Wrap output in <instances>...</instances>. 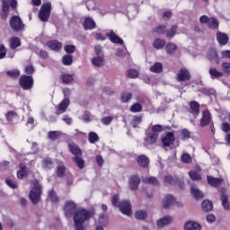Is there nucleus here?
<instances>
[{"label":"nucleus","instance_id":"f257e3e1","mask_svg":"<svg viewBox=\"0 0 230 230\" xmlns=\"http://www.w3.org/2000/svg\"><path fill=\"white\" fill-rule=\"evenodd\" d=\"M91 217V213L85 209H78L74 215L75 230H85L84 224Z\"/></svg>","mask_w":230,"mask_h":230},{"label":"nucleus","instance_id":"f03ea898","mask_svg":"<svg viewBox=\"0 0 230 230\" xmlns=\"http://www.w3.org/2000/svg\"><path fill=\"white\" fill-rule=\"evenodd\" d=\"M111 204L114 208H119L123 215L130 217L132 214V206H130V201L123 200L119 202V195L115 194L112 197Z\"/></svg>","mask_w":230,"mask_h":230},{"label":"nucleus","instance_id":"7ed1b4c3","mask_svg":"<svg viewBox=\"0 0 230 230\" xmlns=\"http://www.w3.org/2000/svg\"><path fill=\"white\" fill-rule=\"evenodd\" d=\"M32 189L30 191L29 197L32 204H39L40 202V193H42V186L37 180L32 181Z\"/></svg>","mask_w":230,"mask_h":230},{"label":"nucleus","instance_id":"20e7f679","mask_svg":"<svg viewBox=\"0 0 230 230\" xmlns=\"http://www.w3.org/2000/svg\"><path fill=\"white\" fill-rule=\"evenodd\" d=\"M50 16H51V2H47L43 4L40 7V10L39 13V19L42 21V22H48Z\"/></svg>","mask_w":230,"mask_h":230},{"label":"nucleus","instance_id":"39448f33","mask_svg":"<svg viewBox=\"0 0 230 230\" xmlns=\"http://www.w3.org/2000/svg\"><path fill=\"white\" fill-rule=\"evenodd\" d=\"M200 24H207L208 28L210 30H217L220 25L218 19L215 17H208V15H202L199 17Z\"/></svg>","mask_w":230,"mask_h":230},{"label":"nucleus","instance_id":"423d86ee","mask_svg":"<svg viewBox=\"0 0 230 230\" xmlns=\"http://www.w3.org/2000/svg\"><path fill=\"white\" fill-rule=\"evenodd\" d=\"M20 85L24 91H30V89L33 87V77L22 75L20 78Z\"/></svg>","mask_w":230,"mask_h":230},{"label":"nucleus","instance_id":"0eeeda50","mask_svg":"<svg viewBox=\"0 0 230 230\" xmlns=\"http://www.w3.org/2000/svg\"><path fill=\"white\" fill-rule=\"evenodd\" d=\"M64 211H65L66 217H73V215H75V213H76L77 211L76 203H75V201L73 200L66 201L65 203Z\"/></svg>","mask_w":230,"mask_h":230},{"label":"nucleus","instance_id":"6e6552de","mask_svg":"<svg viewBox=\"0 0 230 230\" xmlns=\"http://www.w3.org/2000/svg\"><path fill=\"white\" fill-rule=\"evenodd\" d=\"M10 6L12 10H17V0H2V12L10 13Z\"/></svg>","mask_w":230,"mask_h":230},{"label":"nucleus","instance_id":"1a4fd4ad","mask_svg":"<svg viewBox=\"0 0 230 230\" xmlns=\"http://www.w3.org/2000/svg\"><path fill=\"white\" fill-rule=\"evenodd\" d=\"M157 139H159V134L152 132L146 133L144 138V145L145 146L155 145L157 143Z\"/></svg>","mask_w":230,"mask_h":230},{"label":"nucleus","instance_id":"9d476101","mask_svg":"<svg viewBox=\"0 0 230 230\" xmlns=\"http://www.w3.org/2000/svg\"><path fill=\"white\" fill-rule=\"evenodd\" d=\"M10 25L13 30H24V23L19 16H12L10 19Z\"/></svg>","mask_w":230,"mask_h":230},{"label":"nucleus","instance_id":"9b49d317","mask_svg":"<svg viewBox=\"0 0 230 230\" xmlns=\"http://www.w3.org/2000/svg\"><path fill=\"white\" fill-rule=\"evenodd\" d=\"M190 72L186 68H181L177 74V80L178 82H186L190 80Z\"/></svg>","mask_w":230,"mask_h":230},{"label":"nucleus","instance_id":"f8f14e48","mask_svg":"<svg viewBox=\"0 0 230 230\" xmlns=\"http://www.w3.org/2000/svg\"><path fill=\"white\" fill-rule=\"evenodd\" d=\"M175 141V136L172 132H168L163 138L162 143L164 146H170V145H173Z\"/></svg>","mask_w":230,"mask_h":230},{"label":"nucleus","instance_id":"ddd939ff","mask_svg":"<svg viewBox=\"0 0 230 230\" xmlns=\"http://www.w3.org/2000/svg\"><path fill=\"white\" fill-rule=\"evenodd\" d=\"M211 123V113L206 110L202 112V118L200 119V127H208Z\"/></svg>","mask_w":230,"mask_h":230},{"label":"nucleus","instance_id":"4468645a","mask_svg":"<svg viewBox=\"0 0 230 230\" xmlns=\"http://www.w3.org/2000/svg\"><path fill=\"white\" fill-rule=\"evenodd\" d=\"M175 204V198L172 195H167L164 197V199L162 201V206L164 209H168V208H171V206H173Z\"/></svg>","mask_w":230,"mask_h":230},{"label":"nucleus","instance_id":"2eb2a0df","mask_svg":"<svg viewBox=\"0 0 230 230\" xmlns=\"http://www.w3.org/2000/svg\"><path fill=\"white\" fill-rule=\"evenodd\" d=\"M207 58L210 62H216V64H220V58H218V53H217V49H211L208 50Z\"/></svg>","mask_w":230,"mask_h":230},{"label":"nucleus","instance_id":"dca6fc26","mask_svg":"<svg viewBox=\"0 0 230 230\" xmlns=\"http://www.w3.org/2000/svg\"><path fill=\"white\" fill-rule=\"evenodd\" d=\"M139 182H141V180L139 179V176L137 175H132L129 178L128 185L130 190H137L139 186Z\"/></svg>","mask_w":230,"mask_h":230},{"label":"nucleus","instance_id":"f3484780","mask_svg":"<svg viewBox=\"0 0 230 230\" xmlns=\"http://www.w3.org/2000/svg\"><path fill=\"white\" fill-rule=\"evenodd\" d=\"M83 26L84 30H94L96 29V22H94L91 17H86L84 18Z\"/></svg>","mask_w":230,"mask_h":230},{"label":"nucleus","instance_id":"a211bd4d","mask_svg":"<svg viewBox=\"0 0 230 230\" xmlns=\"http://www.w3.org/2000/svg\"><path fill=\"white\" fill-rule=\"evenodd\" d=\"M47 46L49 49H52V51H58L59 49H62V43L55 40L48 41Z\"/></svg>","mask_w":230,"mask_h":230},{"label":"nucleus","instance_id":"6ab92c4d","mask_svg":"<svg viewBox=\"0 0 230 230\" xmlns=\"http://www.w3.org/2000/svg\"><path fill=\"white\" fill-rule=\"evenodd\" d=\"M221 202H222V206L224 208V209H226V211H229L230 209V203L227 200V195H226V190L221 189Z\"/></svg>","mask_w":230,"mask_h":230},{"label":"nucleus","instance_id":"aec40b11","mask_svg":"<svg viewBox=\"0 0 230 230\" xmlns=\"http://www.w3.org/2000/svg\"><path fill=\"white\" fill-rule=\"evenodd\" d=\"M69 98H65L58 106V114H64V112L67 110V107H69Z\"/></svg>","mask_w":230,"mask_h":230},{"label":"nucleus","instance_id":"412c9836","mask_svg":"<svg viewBox=\"0 0 230 230\" xmlns=\"http://www.w3.org/2000/svg\"><path fill=\"white\" fill-rule=\"evenodd\" d=\"M185 230H201L202 226L195 221H188L184 226Z\"/></svg>","mask_w":230,"mask_h":230},{"label":"nucleus","instance_id":"4be33fe9","mask_svg":"<svg viewBox=\"0 0 230 230\" xmlns=\"http://www.w3.org/2000/svg\"><path fill=\"white\" fill-rule=\"evenodd\" d=\"M137 163L138 165L141 166V168H148V164H150V160L146 155H142L137 157Z\"/></svg>","mask_w":230,"mask_h":230},{"label":"nucleus","instance_id":"5701e85b","mask_svg":"<svg viewBox=\"0 0 230 230\" xmlns=\"http://www.w3.org/2000/svg\"><path fill=\"white\" fill-rule=\"evenodd\" d=\"M222 179L221 178H215L213 176H208V182L210 184V186H214V188H218L220 184H222Z\"/></svg>","mask_w":230,"mask_h":230},{"label":"nucleus","instance_id":"b1692460","mask_svg":"<svg viewBox=\"0 0 230 230\" xmlns=\"http://www.w3.org/2000/svg\"><path fill=\"white\" fill-rule=\"evenodd\" d=\"M190 112L194 114V116H199V114H200V104L195 101H192L190 102Z\"/></svg>","mask_w":230,"mask_h":230},{"label":"nucleus","instance_id":"393cba45","mask_svg":"<svg viewBox=\"0 0 230 230\" xmlns=\"http://www.w3.org/2000/svg\"><path fill=\"white\" fill-rule=\"evenodd\" d=\"M72 161L75 163V164H76L79 170H84V166H85V161L83 160L82 156H74Z\"/></svg>","mask_w":230,"mask_h":230},{"label":"nucleus","instance_id":"a878e982","mask_svg":"<svg viewBox=\"0 0 230 230\" xmlns=\"http://www.w3.org/2000/svg\"><path fill=\"white\" fill-rule=\"evenodd\" d=\"M217 39L219 44H221L222 46H226V44L229 42V37H227L226 33L218 32Z\"/></svg>","mask_w":230,"mask_h":230},{"label":"nucleus","instance_id":"bb28decb","mask_svg":"<svg viewBox=\"0 0 230 230\" xmlns=\"http://www.w3.org/2000/svg\"><path fill=\"white\" fill-rule=\"evenodd\" d=\"M107 37H109L110 40L115 44H123V40L114 32L107 33Z\"/></svg>","mask_w":230,"mask_h":230},{"label":"nucleus","instance_id":"cd10ccee","mask_svg":"<svg viewBox=\"0 0 230 230\" xmlns=\"http://www.w3.org/2000/svg\"><path fill=\"white\" fill-rule=\"evenodd\" d=\"M68 148H69L71 154H73V155H75V157L82 156V150H80V147H78L77 146L69 144Z\"/></svg>","mask_w":230,"mask_h":230},{"label":"nucleus","instance_id":"c85d7f7f","mask_svg":"<svg viewBox=\"0 0 230 230\" xmlns=\"http://www.w3.org/2000/svg\"><path fill=\"white\" fill-rule=\"evenodd\" d=\"M92 64L94 67H102L104 65L103 56H97L92 59Z\"/></svg>","mask_w":230,"mask_h":230},{"label":"nucleus","instance_id":"c756f323","mask_svg":"<svg viewBox=\"0 0 230 230\" xmlns=\"http://www.w3.org/2000/svg\"><path fill=\"white\" fill-rule=\"evenodd\" d=\"M169 224H172L171 217H164L157 221L158 227H164V226H168Z\"/></svg>","mask_w":230,"mask_h":230},{"label":"nucleus","instance_id":"7c9ffc66","mask_svg":"<svg viewBox=\"0 0 230 230\" xmlns=\"http://www.w3.org/2000/svg\"><path fill=\"white\" fill-rule=\"evenodd\" d=\"M153 46L155 49H163L166 46V41L164 40L156 39L155 40Z\"/></svg>","mask_w":230,"mask_h":230},{"label":"nucleus","instance_id":"2f4dec72","mask_svg":"<svg viewBox=\"0 0 230 230\" xmlns=\"http://www.w3.org/2000/svg\"><path fill=\"white\" fill-rule=\"evenodd\" d=\"M21 46V40L17 37H13L10 39V48L12 49H15V48H19Z\"/></svg>","mask_w":230,"mask_h":230},{"label":"nucleus","instance_id":"473e14b6","mask_svg":"<svg viewBox=\"0 0 230 230\" xmlns=\"http://www.w3.org/2000/svg\"><path fill=\"white\" fill-rule=\"evenodd\" d=\"M208 73L212 80H215V78H220V76H224V74H222V72H218L217 68H210Z\"/></svg>","mask_w":230,"mask_h":230},{"label":"nucleus","instance_id":"72a5a7b5","mask_svg":"<svg viewBox=\"0 0 230 230\" xmlns=\"http://www.w3.org/2000/svg\"><path fill=\"white\" fill-rule=\"evenodd\" d=\"M152 73H163V64L157 62L155 63L153 66L150 67Z\"/></svg>","mask_w":230,"mask_h":230},{"label":"nucleus","instance_id":"f704fd0d","mask_svg":"<svg viewBox=\"0 0 230 230\" xmlns=\"http://www.w3.org/2000/svg\"><path fill=\"white\" fill-rule=\"evenodd\" d=\"M202 209L203 211H212L213 210V203L209 200H204L202 202Z\"/></svg>","mask_w":230,"mask_h":230},{"label":"nucleus","instance_id":"c9c22d12","mask_svg":"<svg viewBox=\"0 0 230 230\" xmlns=\"http://www.w3.org/2000/svg\"><path fill=\"white\" fill-rule=\"evenodd\" d=\"M191 193L195 199H204V193H202L199 189L196 187L191 188Z\"/></svg>","mask_w":230,"mask_h":230},{"label":"nucleus","instance_id":"e433bc0d","mask_svg":"<svg viewBox=\"0 0 230 230\" xmlns=\"http://www.w3.org/2000/svg\"><path fill=\"white\" fill-rule=\"evenodd\" d=\"M130 100H132V93L128 92H123L121 93V102H123V103H128Z\"/></svg>","mask_w":230,"mask_h":230},{"label":"nucleus","instance_id":"4c0bfd02","mask_svg":"<svg viewBox=\"0 0 230 230\" xmlns=\"http://www.w3.org/2000/svg\"><path fill=\"white\" fill-rule=\"evenodd\" d=\"M144 182L146 184H152L153 186H157L159 184V181L155 177L144 178Z\"/></svg>","mask_w":230,"mask_h":230},{"label":"nucleus","instance_id":"58836bf2","mask_svg":"<svg viewBox=\"0 0 230 230\" xmlns=\"http://www.w3.org/2000/svg\"><path fill=\"white\" fill-rule=\"evenodd\" d=\"M21 171L17 172L18 179H24L28 175V172H26V168L24 167V164L20 165Z\"/></svg>","mask_w":230,"mask_h":230},{"label":"nucleus","instance_id":"ea45409f","mask_svg":"<svg viewBox=\"0 0 230 230\" xmlns=\"http://www.w3.org/2000/svg\"><path fill=\"white\" fill-rule=\"evenodd\" d=\"M64 66H71L73 64V56L65 55L62 58Z\"/></svg>","mask_w":230,"mask_h":230},{"label":"nucleus","instance_id":"a19ab883","mask_svg":"<svg viewBox=\"0 0 230 230\" xmlns=\"http://www.w3.org/2000/svg\"><path fill=\"white\" fill-rule=\"evenodd\" d=\"M135 218L137 220H145L146 218V211L145 210H138L135 213Z\"/></svg>","mask_w":230,"mask_h":230},{"label":"nucleus","instance_id":"79ce46f5","mask_svg":"<svg viewBox=\"0 0 230 230\" xmlns=\"http://www.w3.org/2000/svg\"><path fill=\"white\" fill-rule=\"evenodd\" d=\"M165 50L167 53L172 54L177 50V45H175V43H168L165 47Z\"/></svg>","mask_w":230,"mask_h":230},{"label":"nucleus","instance_id":"37998d69","mask_svg":"<svg viewBox=\"0 0 230 230\" xmlns=\"http://www.w3.org/2000/svg\"><path fill=\"white\" fill-rule=\"evenodd\" d=\"M142 121L143 119L141 118V116H135L133 117L131 125L136 128L138 125H141Z\"/></svg>","mask_w":230,"mask_h":230},{"label":"nucleus","instance_id":"c03bdc74","mask_svg":"<svg viewBox=\"0 0 230 230\" xmlns=\"http://www.w3.org/2000/svg\"><path fill=\"white\" fill-rule=\"evenodd\" d=\"M99 139H100V137H98V134H96L94 132H90L89 133L88 141L90 143H96Z\"/></svg>","mask_w":230,"mask_h":230},{"label":"nucleus","instance_id":"a18cd8bd","mask_svg":"<svg viewBox=\"0 0 230 230\" xmlns=\"http://www.w3.org/2000/svg\"><path fill=\"white\" fill-rule=\"evenodd\" d=\"M43 168H47L48 170H51L53 168V161L49 158L44 159L42 162Z\"/></svg>","mask_w":230,"mask_h":230},{"label":"nucleus","instance_id":"49530a36","mask_svg":"<svg viewBox=\"0 0 230 230\" xmlns=\"http://www.w3.org/2000/svg\"><path fill=\"white\" fill-rule=\"evenodd\" d=\"M129 111L130 112H141V111H143V106L137 102L130 107Z\"/></svg>","mask_w":230,"mask_h":230},{"label":"nucleus","instance_id":"de8ad7c7","mask_svg":"<svg viewBox=\"0 0 230 230\" xmlns=\"http://www.w3.org/2000/svg\"><path fill=\"white\" fill-rule=\"evenodd\" d=\"M63 83L65 84H71L73 82V75L69 74H65L61 76Z\"/></svg>","mask_w":230,"mask_h":230},{"label":"nucleus","instance_id":"09e8293b","mask_svg":"<svg viewBox=\"0 0 230 230\" xmlns=\"http://www.w3.org/2000/svg\"><path fill=\"white\" fill-rule=\"evenodd\" d=\"M138 75L139 73L137 72V70L134 69L128 70L127 72L128 78H137Z\"/></svg>","mask_w":230,"mask_h":230},{"label":"nucleus","instance_id":"8fccbe9b","mask_svg":"<svg viewBox=\"0 0 230 230\" xmlns=\"http://www.w3.org/2000/svg\"><path fill=\"white\" fill-rule=\"evenodd\" d=\"M189 175L192 181H200V174L196 171H190Z\"/></svg>","mask_w":230,"mask_h":230},{"label":"nucleus","instance_id":"3c124183","mask_svg":"<svg viewBox=\"0 0 230 230\" xmlns=\"http://www.w3.org/2000/svg\"><path fill=\"white\" fill-rule=\"evenodd\" d=\"M49 200L51 202H58V196H57L54 190L49 192Z\"/></svg>","mask_w":230,"mask_h":230},{"label":"nucleus","instance_id":"603ef678","mask_svg":"<svg viewBox=\"0 0 230 230\" xmlns=\"http://www.w3.org/2000/svg\"><path fill=\"white\" fill-rule=\"evenodd\" d=\"M152 134H159V132H163V126L162 125H154L151 128Z\"/></svg>","mask_w":230,"mask_h":230},{"label":"nucleus","instance_id":"864d4df0","mask_svg":"<svg viewBox=\"0 0 230 230\" xmlns=\"http://www.w3.org/2000/svg\"><path fill=\"white\" fill-rule=\"evenodd\" d=\"M59 136H60V132L58 131L49 132V138L51 139L52 141H55V139H58Z\"/></svg>","mask_w":230,"mask_h":230},{"label":"nucleus","instance_id":"5fc2aeb1","mask_svg":"<svg viewBox=\"0 0 230 230\" xmlns=\"http://www.w3.org/2000/svg\"><path fill=\"white\" fill-rule=\"evenodd\" d=\"M21 75V72L19 70H12L7 72V76H10L11 78H17Z\"/></svg>","mask_w":230,"mask_h":230},{"label":"nucleus","instance_id":"6e6d98bb","mask_svg":"<svg viewBox=\"0 0 230 230\" xmlns=\"http://www.w3.org/2000/svg\"><path fill=\"white\" fill-rule=\"evenodd\" d=\"M177 178H173L170 175L164 177V182H166L167 184H175Z\"/></svg>","mask_w":230,"mask_h":230},{"label":"nucleus","instance_id":"4d7b16f0","mask_svg":"<svg viewBox=\"0 0 230 230\" xmlns=\"http://www.w3.org/2000/svg\"><path fill=\"white\" fill-rule=\"evenodd\" d=\"M64 173H66V166L64 164L58 166V177H64Z\"/></svg>","mask_w":230,"mask_h":230},{"label":"nucleus","instance_id":"13d9d810","mask_svg":"<svg viewBox=\"0 0 230 230\" xmlns=\"http://www.w3.org/2000/svg\"><path fill=\"white\" fill-rule=\"evenodd\" d=\"M64 49L66 53L72 54L76 49V47H75L74 45H66L64 47Z\"/></svg>","mask_w":230,"mask_h":230},{"label":"nucleus","instance_id":"bf43d9fd","mask_svg":"<svg viewBox=\"0 0 230 230\" xmlns=\"http://www.w3.org/2000/svg\"><path fill=\"white\" fill-rule=\"evenodd\" d=\"M15 118H17V113H15V111H9L6 114V119H8V121H13Z\"/></svg>","mask_w":230,"mask_h":230},{"label":"nucleus","instance_id":"052dcab7","mask_svg":"<svg viewBox=\"0 0 230 230\" xmlns=\"http://www.w3.org/2000/svg\"><path fill=\"white\" fill-rule=\"evenodd\" d=\"M181 137L182 139H190L191 137V133H190L188 129H182Z\"/></svg>","mask_w":230,"mask_h":230},{"label":"nucleus","instance_id":"680f3d73","mask_svg":"<svg viewBox=\"0 0 230 230\" xmlns=\"http://www.w3.org/2000/svg\"><path fill=\"white\" fill-rule=\"evenodd\" d=\"M6 57V47L4 44L0 45V60Z\"/></svg>","mask_w":230,"mask_h":230},{"label":"nucleus","instance_id":"e2e57ef3","mask_svg":"<svg viewBox=\"0 0 230 230\" xmlns=\"http://www.w3.org/2000/svg\"><path fill=\"white\" fill-rule=\"evenodd\" d=\"M112 119H113V118L111 117V116H109V117H103V118L102 119V123L103 125H111V123H112Z\"/></svg>","mask_w":230,"mask_h":230},{"label":"nucleus","instance_id":"0e129e2a","mask_svg":"<svg viewBox=\"0 0 230 230\" xmlns=\"http://www.w3.org/2000/svg\"><path fill=\"white\" fill-rule=\"evenodd\" d=\"M181 161L182 163H186L188 164L191 161V156L189 154H183L181 155Z\"/></svg>","mask_w":230,"mask_h":230},{"label":"nucleus","instance_id":"69168bd1","mask_svg":"<svg viewBox=\"0 0 230 230\" xmlns=\"http://www.w3.org/2000/svg\"><path fill=\"white\" fill-rule=\"evenodd\" d=\"M164 34L167 37V39H173V37H175V31L166 30Z\"/></svg>","mask_w":230,"mask_h":230},{"label":"nucleus","instance_id":"338daca9","mask_svg":"<svg viewBox=\"0 0 230 230\" xmlns=\"http://www.w3.org/2000/svg\"><path fill=\"white\" fill-rule=\"evenodd\" d=\"M5 182L7 186H9L10 188H13V190H15V188H17V182H15L14 181L7 179L5 180Z\"/></svg>","mask_w":230,"mask_h":230},{"label":"nucleus","instance_id":"774afa93","mask_svg":"<svg viewBox=\"0 0 230 230\" xmlns=\"http://www.w3.org/2000/svg\"><path fill=\"white\" fill-rule=\"evenodd\" d=\"M63 121L66 123V125H72L73 124V119L69 117L68 115L63 116Z\"/></svg>","mask_w":230,"mask_h":230}]
</instances>
